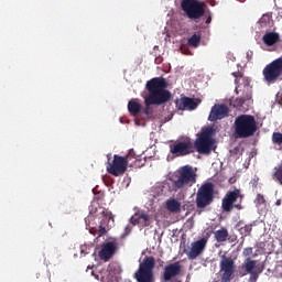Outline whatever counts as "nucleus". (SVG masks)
Masks as SVG:
<instances>
[{
	"mask_svg": "<svg viewBox=\"0 0 282 282\" xmlns=\"http://www.w3.org/2000/svg\"><path fill=\"white\" fill-rule=\"evenodd\" d=\"M274 177L282 185V166L274 173Z\"/></svg>",
	"mask_w": 282,
	"mask_h": 282,
	"instance_id": "nucleus-35",
	"label": "nucleus"
},
{
	"mask_svg": "<svg viewBox=\"0 0 282 282\" xmlns=\"http://www.w3.org/2000/svg\"><path fill=\"white\" fill-rule=\"evenodd\" d=\"M262 74L267 83H276L282 76V56L267 65Z\"/></svg>",
	"mask_w": 282,
	"mask_h": 282,
	"instance_id": "nucleus-10",
	"label": "nucleus"
},
{
	"mask_svg": "<svg viewBox=\"0 0 282 282\" xmlns=\"http://www.w3.org/2000/svg\"><path fill=\"white\" fill-rule=\"evenodd\" d=\"M180 274H182V263L180 261L170 263L164 267L163 281L169 282L175 279V276H180Z\"/></svg>",
	"mask_w": 282,
	"mask_h": 282,
	"instance_id": "nucleus-19",
	"label": "nucleus"
},
{
	"mask_svg": "<svg viewBox=\"0 0 282 282\" xmlns=\"http://www.w3.org/2000/svg\"><path fill=\"white\" fill-rule=\"evenodd\" d=\"M217 135L216 126H205L197 133L195 142H215V137Z\"/></svg>",
	"mask_w": 282,
	"mask_h": 282,
	"instance_id": "nucleus-17",
	"label": "nucleus"
},
{
	"mask_svg": "<svg viewBox=\"0 0 282 282\" xmlns=\"http://www.w3.org/2000/svg\"><path fill=\"white\" fill-rule=\"evenodd\" d=\"M147 100H149V97H144V105H145V108L143 110V113L145 116H152L153 115V109L151 108L152 105H155V104H148Z\"/></svg>",
	"mask_w": 282,
	"mask_h": 282,
	"instance_id": "nucleus-31",
	"label": "nucleus"
},
{
	"mask_svg": "<svg viewBox=\"0 0 282 282\" xmlns=\"http://www.w3.org/2000/svg\"><path fill=\"white\" fill-rule=\"evenodd\" d=\"M272 142H282V133L281 132H273Z\"/></svg>",
	"mask_w": 282,
	"mask_h": 282,
	"instance_id": "nucleus-34",
	"label": "nucleus"
},
{
	"mask_svg": "<svg viewBox=\"0 0 282 282\" xmlns=\"http://www.w3.org/2000/svg\"><path fill=\"white\" fill-rule=\"evenodd\" d=\"M257 199H258V202H259L260 204H265V198L263 197V195L258 194V195H257Z\"/></svg>",
	"mask_w": 282,
	"mask_h": 282,
	"instance_id": "nucleus-40",
	"label": "nucleus"
},
{
	"mask_svg": "<svg viewBox=\"0 0 282 282\" xmlns=\"http://www.w3.org/2000/svg\"><path fill=\"white\" fill-rule=\"evenodd\" d=\"M235 240H237V236H235V238L231 239V241H235Z\"/></svg>",
	"mask_w": 282,
	"mask_h": 282,
	"instance_id": "nucleus-45",
	"label": "nucleus"
},
{
	"mask_svg": "<svg viewBox=\"0 0 282 282\" xmlns=\"http://www.w3.org/2000/svg\"><path fill=\"white\" fill-rule=\"evenodd\" d=\"M259 29L260 30H270L274 25V22L272 21V17L270 14H263L259 20Z\"/></svg>",
	"mask_w": 282,
	"mask_h": 282,
	"instance_id": "nucleus-24",
	"label": "nucleus"
},
{
	"mask_svg": "<svg viewBox=\"0 0 282 282\" xmlns=\"http://www.w3.org/2000/svg\"><path fill=\"white\" fill-rule=\"evenodd\" d=\"M118 250V243L113 241L106 242L101 246V249L98 251V257L100 261H109L116 254Z\"/></svg>",
	"mask_w": 282,
	"mask_h": 282,
	"instance_id": "nucleus-18",
	"label": "nucleus"
},
{
	"mask_svg": "<svg viewBox=\"0 0 282 282\" xmlns=\"http://www.w3.org/2000/svg\"><path fill=\"white\" fill-rule=\"evenodd\" d=\"M236 83L235 93L239 97L234 100V107L239 108L252 100V86H250V78L243 76L238 77Z\"/></svg>",
	"mask_w": 282,
	"mask_h": 282,
	"instance_id": "nucleus-3",
	"label": "nucleus"
},
{
	"mask_svg": "<svg viewBox=\"0 0 282 282\" xmlns=\"http://www.w3.org/2000/svg\"><path fill=\"white\" fill-rule=\"evenodd\" d=\"M181 51H182V54H186V55L191 54V51H188V48H181Z\"/></svg>",
	"mask_w": 282,
	"mask_h": 282,
	"instance_id": "nucleus-41",
	"label": "nucleus"
},
{
	"mask_svg": "<svg viewBox=\"0 0 282 282\" xmlns=\"http://www.w3.org/2000/svg\"><path fill=\"white\" fill-rule=\"evenodd\" d=\"M242 199L243 194H241V189L235 188L234 191H229L221 200V209L224 213H232V208L241 210V203L237 204V202H241Z\"/></svg>",
	"mask_w": 282,
	"mask_h": 282,
	"instance_id": "nucleus-9",
	"label": "nucleus"
},
{
	"mask_svg": "<svg viewBox=\"0 0 282 282\" xmlns=\"http://www.w3.org/2000/svg\"><path fill=\"white\" fill-rule=\"evenodd\" d=\"M174 191H182V188H191L197 184V170L191 165L181 166L175 176L170 178Z\"/></svg>",
	"mask_w": 282,
	"mask_h": 282,
	"instance_id": "nucleus-2",
	"label": "nucleus"
},
{
	"mask_svg": "<svg viewBox=\"0 0 282 282\" xmlns=\"http://www.w3.org/2000/svg\"><path fill=\"white\" fill-rule=\"evenodd\" d=\"M262 41L264 45H267L268 47H272V45H276V43L281 41V36L276 32H267L262 36Z\"/></svg>",
	"mask_w": 282,
	"mask_h": 282,
	"instance_id": "nucleus-22",
	"label": "nucleus"
},
{
	"mask_svg": "<svg viewBox=\"0 0 282 282\" xmlns=\"http://www.w3.org/2000/svg\"><path fill=\"white\" fill-rule=\"evenodd\" d=\"M150 219L151 218L149 217V214H147V212H139L131 217L130 221L133 226H138V224H140L141 226L147 228V226H149L150 224Z\"/></svg>",
	"mask_w": 282,
	"mask_h": 282,
	"instance_id": "nucleus-21",
	"label": "nucleus"
},
{
	"mask_svg": "<svg viewBox=\"0 0 282 282\" xmlns=\"http://www.w3.org/2000/svg\"><path fill=\"white\" fill-rule=\"evenodd\" d=\"M235 129L239 138H250L257 133V120L251 115H240L235 120Z\"/></svg>",
	"mask_w": 282,
	"mask_h": 282,
	"instance_id": "nucleus-5",
	"label": "nucleus"
},
{
	"mask_svg": "<svg viewBox=\"0 0 282 282\" xmlns=\"http://www.w3.org/2000/svg\"><path fill=\"white\" fill-rule=\"evenodd\" d=\"M228 113H230V108L225 104H216L212 107V110L208 116L209 122H217V120H224V118H228Z\"/></svg>",
	"mask_w": 282,
	"mask_h": 282,
	"instance_id": "nucleus-14",
	"label": "nucleus"
},
{
	"mask_svg": "<svg viewBox=\"0 0 282 282\" xmlns=\"http://www.w3.org/2000/svg\"><path fill=\"white\" fill-rule=\"evenodd\" d=\"M99 219L101 220L96 229V235L97 237H105L107 230H111L116 226V219L113 218V214L107 208H102Z\"/></svg>",
	"mask_w": 282,
	"mask_h": 282,
	"instance_id": "nucleus-11",
	"label": "nucleus"
},
{
	"mask_svg": "<svg viewBox=\"0 0 282 282\" xmlns=\"http://www.w3.org/2000/svg\"><path fill=\"white\" fill-rule=\"evenodd\" d=\"M242 268L245 269L243 272H240L241 276H246L247 274H250L251 272H254V270L257 269V261L252 260V258L248 257L243 264Z\"/></svg>",
	"mask_w": 282,
	"mask_h": 282,
	"instance_id": "nucleus-23",
	"label": "nucleus"
},
{
	"mask_svg": "<svg viewBox=\"0 0 282 282\" xmlns=\"http://www.w3.org/2000/svg\"><path fill=\"white\" fill-rule=\"evenodd\" d=\"M177 142H191V138H188V137H180L177 139Z\"/></svg>",
	"mask_w": 282,
	"mask_h": 282,
	"instance_id": "nucleus-38",
	"label": "nucleus"
},
{
	"mask_svg": "<svg viewBox=\"0 0 282 282\" xmlns=\"http://www.w3.org/2000/svg\"><path fill=\"white\" fill-rule=\"evenodd\" d=\"M144 164H147V159L142 156H137V159H134V162H130V166L132 169H142Z\"/></svg>",
	"mask_w": 282,
	"mask_h": 282,
	"instance_id": "nucleus-30",
	"label": "nucleus"
},
{
	"mask_svg": "<svg viewBox=\"0 0 282 282\" xmlns=\"http://www.w3.org/2000/svg\"><path fill=\"white\" fill-rule=\"evenodd\" d=\"M170 153L174 158H184L194 153L193 142H174L170 144Z\"/></svg>",
	"mask_w": 282,
	"mask_h": 282,
	"instance_id": "nucleus-12",
	"label": "nucleus"
},
{
	"mask_svg": "<svg viewBox=\"0 0 282 282\" xmlns=\"http://www.w3.org/2000/svg\"><path fill=\"white\" fill-rule=\"evenodd\" d=\"M166 208L170 213H180L182 204H180V202L176 199H169L166 202Z\"/></svg>",
	"mask_w": 282,
	"mask_h": 282,
	"instance_id": "nucleus-28",
	"label": "nucleus"
},
{
	"mask_svg": "<svg viewBox=\"0 0 282 282\" xmlns=\"http://www.w3.org/2000/svg\"><path fill=\"white\" fill-rule=\"evenodd\" d=\"M129 161V156L124 158L115 154L113 160H111L108 155V162L106 163L107 173H109V175H113V177H121V175H124L127 173Z\"/></svg>",
	"mask_w": 282,
	"mask_h": 282,
	"instance_id": "nucleus-8",
	"label": "nucleus"
},
{
	"mask_svg": "<svg viewBox=\"0 0 282 282\" xmlns=\"http://www.w3.org/2000/svg\"><path fill=\"white\" fill-rule=\"evenodd\" d=\"M155 258L153 256H145L139 264V269L134 272L137 282H155Z\"/></svg>",
	"mask_w": 282,
	"mask_h": 282,
	"instance_id": "nucleus-4",
	"label": "nucleus"
},
{
	"mask_svg": "<svg viewBox=\"0 0 282 282\" xmlns=\"http://www.w3.org/2000/svg\"><path fill=\"white\" fill-rule=\"evenodd\" d=\"M241 235H245V237H249L250 232H252V225H245L242 228H240Z\"/></svg>",
	"mask_w": 282,
	"mask_h": 282,
	"instance_id": "nucleus-32",
	"label": "nucleus"
},
{
	"mask_svg": "<svg viewBox=\"0 0 282 282\" xmlns=\"http://www.w3.org/2000/svg\"><path fill=\"white\" fill-rule=\"evenodd\" d=\"M128 111L131 116H138L142 111V105L135 100H130L128 102Z\"/></svg>",
	"mask_w": 282,
	"mask_h": 282,
	"instance_id": "nucleus-26",
	"label": "nucleus"
},
{
	"mask_svg": "<svg viewBox=\"0 0 282 282\" xmlns=\"http://www.w3.org/2000/svg\"><path fill=\"white\" fill-rule=\"evenodd\" d=\"M249 274H250L249 281L257 282V280L259 279V273L257 271H252Z\"/></svg>",
	"mask_w": 282,
	"mask_h": 282,
	"instance_id": "nucleus-36",
	"label": "nucleus"
},
{
	"mask_svg": "<svg viewBox=\"0 0 282 282\" xmlns=\"http://www.w3.org/2000/svg\"><path fill=\"white\" fill-rule=\"evenodd\" d=\"M229 153L230 155H241V153H243V147L241 143H231Z\"/></svg>",
	"mask_w": 282,
	"mask_h": 282,
	"instance_id": "nucleus-29",
	"label": "nucleus"
},
{
	"mask_svg": "<svg viewBox=\"0 0 282 282\" xmlns=\"http://www.w3.org/2000/svg\"><path fill=\"white\" fill-rule=\"evenodd\" d=\"M193 149L194 153L197 151L199 155H210L217 149V145L215 142H194Z\"/></svg>",
	"mask_w": 282,
	"mask_h": 282,
	"instance_id": "nucleus-20",
	"label": "nucleus"
},
{
	"mask_svg": "<svg viewBox=\"0 0 282 282\" xmlns=\"http://www.w3.org/2000/svg\"><path fill=\"white\" fill-rule=\"evenodd\" d=\"M278 206H281V199L276 200L275 203Z\"/></svg>",
	"mask_w": 282,
	"mask_h": 282,
	"instance_id": "nucleus-44",
	"label": "nucleus"
},
{
	"mask_svg": "<svg viewBox=\"0 0 282 282\" xmlns=\"http://www.w3.org/2000/svg\"><path fill=\"white\" fill-rule=\"evenodd\" d=\"M86 248H87V246L82 247V253L87 254V252H85Z\"/></svg>",
	"mask_w": 282,
	"mask_h": 282,
	"instance_id": "nucleus-43",
	"label": "nucleus"
},
{
	"mask_svg": "<svg viewBox=\"0 0 282 282\" xmlns=\"http://www.w3.org/2000/svg\"><path fill=\"white\" fill-rule=\"evenodd\" d=\"M167 88L169 82H166L164 77H154L148 80L145 84V89L149 94V96H147V104L160 106L170 102L173 95Z\"/></svg>",
	"mask_w": 282,
	"mask_h": 282,
	"instance_id": "nucleus-1",
	"label": "nucleus"
},
{
	"mask_svg": "<svg viewBox=\"0 0 282 282\" xmlns=\"http://www.w3.org/2000/svg\"><path fill=\"white\" fill-rule=\"evenodd\" d=\"M197 100L199 99L183 96L175 100V107L180 111H195V109L199 107V102H197Z\"/></svg>",
	"mask_w": 282,
	"mask_h": 282,
	"instance_id": "nucleus-16",
	"label": "nucleus"
},
{
	"mask_svg": "<svg viewBox=\"0 0 282 282\" xmlns=\"http://www.w3.org/2000/svg\"><path fill=\"white\" fill-rule=\"evenodd\" d=\"M202 43V32H195L188 40L187 45L189 47H199Z\"/></svg>",
	"mask_w": 282,
	"mask_h": 282,
	"instance_id": "nucleus-27",
	"label": "nucleus"
},
{
	"mask_svg": "<svg viewBox=\"0 0 282 282\" xmlns=\"http://www.w3.org/2000/svg\"><path fill=\"white\" fill-rule=\"evenodd\" d=\"M220 282H230L232 281V275L235 274V261L232 258L223 257L220 261Z\"/></svg>",
	"mask_w": 282,
	"mask_h": 282,
	"instance_id": "nucleus-13",
	"label": "nucleus"
},
{
	"mask_svg": "<svg viewBox=\"0 0 282 282\" xmlns=\"http://www.w3.org/2000/svg\"><path fill=\"white\" fill-rule=\"evenodd\" d=\"M256 155H257V150H256V148H252L249 153V159L252 160V158H256Z\"/></svg>",
	"mask_w": 282,
	"mask_h": 282,
	"instance_id": "nucleus-39",
	"label": "nucleus"
},
{
	"mask_svg": "<svg viewBox=\"0 0 282 282\" xmlns=\"http://www.w3.org/2000/svg\"><path fill=\"white\" fill-rule=\"evenodd\" d=\"M228 237H229V234L226 227H221L220 229L214 231V239L218 243H224L225 241L228 240Z\"/></svg>",
	"mask_w": 282,
	"mask_h": 282,
	"instance_id": "nucleus-25",
	"label": "nucleus"
},
{
	"mask_svg": "<svg viewBox=\"0 0 282 282\" xmlns=\"http://www.w3.org/2000/svg\"><path fill=\"white\" fill-rule=\"evenodd\" d=\"M181 9L186 14L187 19L191 21H199L204 14H206V9L199 0H182Z\"/></svg>",
	"mask_w": 282,
	"mask_h": 282,
	"instance_id": "nucleus-6",
	"label": "nucleus"
},
{
	"mask_svg": "<svg viewBox=\"0 0 282 282\" xmlns=\"http://www.w3.org/2000/svg\"><path fill=\"white\" fill-rule=\"evenodd\" d=\"M208 243V239L202 238L191 243L189 251L186 252L187 259L192 261L197 259L200 254L206 250V245Z\"/></svg>",
	"mask_w": 282,
	"mask_h": 282,
	"instance_id": "nucleus-15",
	"label": "nucleus"
},
{
	"mask_svg": "<svg viewBox=\"0 0 282 282\" xmlns=\"http://www.w3.org/2000/svg\"><path fill=\"white\" fill-rule=\"evenodd\" d=\"M252 251H253L252 247L245 248L242 251V257H250V254H252Z\"/></svg>",
	"mask_w": 282,
	"mask_h": 282,
	"instance_id": "nucleus-37",
	"label": "nucleus"
},
{
	"mask_svg": "<svg viewBox=\"0 0 282 282\" xmlns=\"http://www.w3.org/2000/svg\"><path fill=\"white\" fill-rule=\"evenodd\" d=\"M215 200V184L206 182L200 185L196 193L197 208H206Z\"/></svg>",
	"mask_w": 282,
	"mask_h": 282,
	"instance_id": "nucleus-7",
	"label": "nucleus"
},
{
	"mask_svg": "<svg viewBox=\"0 0 282 282\" xmlns=\"http://www.w3.org/2000/svg\"><path fill=\"white\" fill-rule=\"evenodd\" d=\"M123 158H129L128 166H131V162H135V152L133 150H129L128 154Z\"/></svg>",
	"mask_w": 282,
	"mask_h": 282,
	"instance_id": "nucleus-33",
	"label": "nucleus"
},
{
	"mask_svg": "<svg viewBox=\"0 0 282 282\" xmlns=\"http://www.w3.org/2000/svg\"><path fill=\"white\" fill-rule=\"evenodd\" d=\"M213 21V18L212 17H208L207 19H206V23L208 24V23H210Z\"/></svg>",
	"mask_w": 282,
	"mask_h": 282,
	"instance_id": "nucleus-42",
	"label": "nucleus"
}]
</instances>
